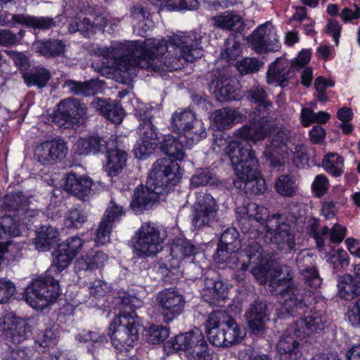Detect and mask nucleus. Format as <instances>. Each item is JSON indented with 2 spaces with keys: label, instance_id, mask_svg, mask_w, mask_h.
I'll list each match as a JSON object with an SVG mask.
<instances>
[{
  "label": "nucleus",
  "instance_id": "nucleus-1",
  "mask_svg": "<svg viewBox=\"0 0 360 360\" xmlns=\"http://www.w3.org/2000/svg\"><path fill=\"white\" fill-rule=\"evenodd\" d=\"M200 32L190 31L172 36L169 46L164 39H146L141 41L115 42L101 51V54L113 60V64L124 75L131 76L140 68L155 72L177 70L202 55Z\"/></svg>",
  "mask_w": 360,
  "mask_h": 360
},
{
  "label": "nucleus",
  "instance_id": "nucleus-2",
  "mask_svg": "<svg viewBox=\"0 0 360 360\" xmlns=\"http://www.w3.org/2000/svg\"><path fill=\"white\" fill-rule=\"evenodd\" d=\"M248 141L229 142L219 134L214 140L212 149L217 153L223 150L229 157L235 174L239 179L233 181L234 186L246 193L257 195L265 189V182L259 177L258 160Z\"/></svg>",
  "mask_w": 360,
  "mask_h": 360
},
{
  "label": "nucleus",
  "instance_id": "nucleus-3",
  "mask_svg": "<svg viewBox=\"0 0 360 360\" xmlns=\"http://www.w3.org/2000/svg\"><path fill=\"white\" fill-rule=\"evenodd\" d=\"M237 139L251 141L254 143L262 141L268 135H273L271 142L263 152L269 164L277 167L283 164L287 155L286 142L290 131L286 127L276 126L270 117H261L257 122L245 124L234 133Z\"/></svg>",
  "mask_w": 360,
  "mask_h": 360
},
{
  "label": "nucleus",
  "instance_id": "nucleus-4",
  "mask_svg": "<svg viewBox=\"0 0 360 360\" xmlns=\"http://www.w3.org/2000/svg\"><path fill=\"white\" fill-rule=\"evenodd\" d=\"M120 306L119 314L109 326V335L112 346L118 351H129L139 340L141 319L135 309L140 308L142 302L135 296L123 292L117 297Z\"/></svg>",
  "mask_w": 360,
  "mask_h": 360
},
{
  "label": "nucleus",
  "instance_id": "nucleus-5",
  "mask_svg": "<svg viewBox=\"0 0 360 360\" xmlns=\"http://www.w3.org/2000/svg\"><path fill=\"white\" fill-rule=\"evenodd\" d=\"M268 289L274 295L281 297L282 307L290 316H295L307 307V297L311 290H307L299 283L293 281L292 272L286 275H278L269 281Z\"/></svg>",
  "mask_w": 360,
  "mask_h": 360
},
{
  "label": "nucleus",
  "instance_id": "nucleus-6",
  "mask_svg": "<svg viewBox=\"0 0 360 360\" xmlns=\"http://www.w3.org/2000/svg\"><path fill=\"white\" fill-rule=\"evenodd\" d=\"M181 178L179 163L170 158L158 159L153 164L146 184L159 193H168Z\"/></svg>",
  "mask_w": 360,
  "mask_h": 360
},
{
  "label": "nucleus",
  "instance_id": "nucleus-7",
  "mask_svg": "<svg viewBox=\"0 0 360 360\" xmlns=\"http://www.w3.org/2000/svg\"><path fill=\"white\" fill-rule=\"evenodd\" d=\"M59 295V285L53 275L46 272L33 280L25 292V300L32 308L43 309Z\"/></svg>",
  "mask_w": 360,
  "mask_h": 360
},
{
  "label": "nucleus",
  "instance_id": "nucleus-8",
  "mask_svg": "<svg viewBox=\"0 0 360 360\" xmlns=\"http://www.w3.org/2000/svg\"><path fill=\"white\" fill-rule=\"evenodd\" d=\"M165 233L152 222H144L131 239L133 248L139 257H153L162 250Z\"/></svg>",
  "mask_w": 360,
  "mask_h": 360
},
{
  "label": "nucleus",
  "instance_id": "nucleus-9",
  "mask_svg": "<svg viewBox=\"0 0 360 360\" xmlns=\"http://www.w3.org/2000/svg\"><path fill=\"white\" fill-rule=\"evenodd\" d=\"M54 112L53 120L58 126L82 124L87 118V107L81 100L68 98L60 101Z\"/></svg>",
  "mask_w": 360,
  "mask_h": 360
},
{
  "label": "nucleus",
  "instance_id": "nucleus-10",
  "mask_svg": "<svg viewBox=\"0 0 360 360\" xmlns=\"http://www.w3.org/2000/svg\"><path fill=\"white\" fill-rule=\"evenodd\" d=\"M157 303L163 322L169 323L183 312L186 302L181 294L170 288L158 293Z\"/></svg>",
  "mask_w": 360,
  "mask_h": 360
},
{
  "label": "nucleus",
  "instance_id": "nucleus-11",
  "mask_svg": "<svg viewBox=\"0 0 360 360\" xmlns=\"http://www.w3.org/2000/svg\"><path fill=\"white\" fill-rule=\"evenodd\" d=\"M67 143L61 139L45 141L34 149V157L44 166L52 165L60 162L68 153Z\"/></svg>",
  "mask_w": 360,
  "mask_h": 360
},
{
  "label": "nucleus",
  "instance_id": "nucleus-12",
  "mask_svg": "<svg viewBox=\"0 0 360 360\" xmlns=\"http://www.w3.org/2000/svg\"><path fill=\"white\" fill-rule=\"evenodd\" d=\"M218 207L210 194H203L193 207L191 223L196 229L210 226L215 221Z\"/></svg>",
  "mask_w": 360,
  "mask_h": 360
},
{
  "label": "nucleus",
  "instance_id": "nucleus-13",
  "mask_svg": "<svg viewBox=\"0 0 360 360\" xmlns=\"http://www.w3.org/2000/svg\"><path fill=\"white\" fill-rule=\"evenodd\" d=\"M230 320V316L225 311L212 312L205 325V331L210 342L216 347H226L225 321Z\"/></svg>",
  "mask_w": 360,
  "mask_h": 360
},
{
  "label": "nucleus",
  "instance_id": "nucleus-14",
  "mask_svg": "<svg viewBox=\"0 0 360 360\" xmlns=\"http://www.w3.org/2000/svg\"><path fill=\"white\" fill-rule=\"evenodd\" d=\"M328 324L329 319L324 313L310 311L296 321L293 330L297 336L302 338L304 335H310L321 331Z\"/></svg>",
  "mask_w": 360,
  "mask_h": 360
},
{
  "label": "nucleus",
  "instance_id": "nucleus-15",
  "mask_svg": "<svg viewBox=\"0 0 360 360\" xmlns=\"http://www.w3.org/2000/svg\"><path fill=\"white\" fill-rule=\"evenodd\" d=\"M273 305L266 302L255 301L251 304L245 314V317L250 330L255 334L262 333L265 323L269 321V315Z\"/></svg>",
  "mask_w": 360,
  "mask_h": 360
},
{
  "label": "nucleus",
  "instance_id": "nucleus-16",
  "mask_svg": "<svg viewBox=\"0 0 360 360\" xmlns=\"http://www.w3.org/2000/svg\"><path fill=\"white\" fill-rule=\"evenodd\" d=\"M295 73V65L285 58H277L269 67L266 81L268 84H276L285 87Z\"/></svg>",
  "mask_w": 360,
  "mask_h": 360
},
{
  "label": "nucleus",
  "instance_id": "nucleus-17",
  "mask_svg": "<svg viewBox=\"0 0 360 360\" xmlns=\"http://www.w3.org/2000/svg\"><path fill=\"white\" fill-rule=\"evenodd\" d=\"M164 194V193L158 192L147 184L146 186H139L134 191L130 207L135 214H141L143 211L152 208L155 202L159 200L160 196Z\"/></svg>",
  "mask_w": 360,
  "mask_h": 360
},
{
  "label": "nucleus",
  "instance_id": "nucleus-18",
  "mask_svg": "<svg viewBox=\"0 0 360 360\" xmlns=\"http://www.w3.org/2000/svg\"><path fill=\"white\" fill-rule=\"evenodd\" d=\"M266 24L259 26L251 34L250 41L253 49L259 53L268 51H277L281 45L275 32L266 34Z\"/></svg>",
  "mask_w": 360,
  "mask_h": 360
},
{
  "label": "nucleus",
  "instance_id": "nucleus-19",
  "mask_svg": "<svg viewBox=\"0 0 360 360\" xmlns=\"http://www.w3.org/2000/svg\"><path fill=\"white\" fill-rule=\"evenodd\" d=\"M4 323V336L7 341L13 344H20L25 340L30 333V326L25 319L15 316H6Z\"/></svg>",
  "mask_w": 360,
  "mask_h": 360
},
{
  "label": "nucleus",
  "instance_id": "nucleus-20",
  "mask_svg": "<svg viewBox=\"0 0 360 360\" xmlns=\"http://www.w3.org/2000/svg\"><path fill=\"white\" fill-rule=\"evenodd\" d=\"M115 137L106 138L99 136H91L80 138L75 143L76 150L79 155L97 154L106 153L115 144Z\"/></svg>",
  "mask_w": 360,
  "mask_h": 360
},
{
  "label": "nucleus",
  "instance_id": "nucleus-21",
  "mask_svg": "<svg viewBox=\"0 0 360 360\" xmlns=\"http://www.w3.org/2000/svg\"><path fill=\"white\" fill-rule=\"evenodd\" d=\"M106 164L104 165L105 172L109 176H115L120 174L126 166L128 154L117 137H115V144L105 153Z\"/></svg>",
  "mask_w": 360,
  "mask_h": 360
},
{
  "label": "nucleus",
  "instance_id": "nucleus-22",
  "mask_svg": "<svg viewBox=\"0 0 360 360\" xmlns=\"http://www.w3.org/2000/svg\"><path fill=\"white\" fill-rule=\"evenodd\" d=\"M92 181L90 178L69 173L66 178L65 190L83 201L92 195Z\"/></svg>",
  "mask_w": 360,
  "mask_h": 360
},
{
  "label": "nucleus",
  "instance_id": "nucleus-23",
  "mask_svg": "<svg viewBox=\"0 0 360 360\" xmlns=\"http://www.w3.org/2000/svg\"><path fill=\"white\" fill-rule=\"evenodd\" d=\"M8 25L11 27L21 25L34 30H49L56 26V22L54 19L51 17H38L25 14H12L11 19L8 22Z\"/></svg>",
  "mask_w": 360,
  "mask_h": 360
},
{
  "label": "nucleus",
  "instance_id": "nucleus-24",
  "mask_svg": "<svg viewBox=\"0 0 360 360\" xmlns=\"http://www.w3.org/2000/svg\"><path fill=\"white\" fill-rule=\"evenodd\" d=\"M91 105L100 114L114 123H120L124 118V110L115 101L96 98Z\"/></svg>",
  "mask_w": 360,
  "mask_h": 360
},
{
  "label": "nucleus",
  "instance_id": "nucleus-25",
  "mask_svg": "<svg viewBox=\"0 0 360 360\" xmlns=\"http://www.w3.org/2000/svg\"><path fill=\"white\" fill-rule=\"evenodd\" d=\"M204 337L202 331L195 328L188 332L179 333L167 343L176 351H184L186 355Z\"/></svg>",
  "mask_w": 360,
  "mask_h": 360
},
{
  "label": "nucleus",
  "instance_id": "nucleus-26",
  "mask_svg": "<svg viewBox=\"0 0 360 360\" xmlns=\"http://www.w3.org/2000/svg\"><path fill=\"white\" fill-rule=\"evenodd\" d=\"M284 334L277 344V349L280 354L281 360H297L301 352L299 347V341L295 334L291 335V331Z\"/></svg>",
  "mask_w": 360,
  "mask_h": 360
},
{
  "label": "nucleus",
  "instance_id": "nucleus-27",
  "mask_svg": "<svg viewBox=\"0 0 360 360\" xmlns=\"http://www.w3.org/2000/svg\"><path fill=\"white\" fill-rule=\"evenodd\" d=\"M207 287L203 290V300L213 305H220L228 297V288L219 280L210 279L207 281Z\"/></svg>",
  "mask_w": 360,
  "mask_h": 360
},
{
  "label": "nucleus",
  "instance_id": "nucleus-28",
  "mask_svg": "<svg viewBox=\"0 0 360 360\" xmlns=\"http://www.w3.org/2000/svg\"><path fill=\"white\" fill-rule=\"evenodd\" d=\"M268 95L262 86H255L251 87L248 91L247 98L256 105L255 109L258 112V116L261 117H268L272 107V102L267 99Z\"/></svg>",
  "mask_w": 360,
  "mask_h": 360
},
{
  "label": "nucleus",
  "instance_id": "nucleus-29",
  "mask_svg": "<svg viewBox=\"0 0 360 360\" xmlns=\"http://www.w3.org/2000/svg\"><path fill=\"white\" fill-rule=\"evenodd\" d=\"M32 49L39 55L46 58H56L65 52V45L57 39L37 40L32 44Z\"/></svg>",
  "mask_w": 360,
  "mask_h": 360
},
{
  "label": "nucleus",
  "instance_id": "nucleus-30",
  "mask_svg": "<svg viewBox=\"0 0 360 360\" xmlns=\"http://www.w3.org/2000/svg\"><path fill=\"white\" fill-rule=\"evenodd\" d=\"M214 259L218 263H226L231 267L245 271L248 269V265L245 259L240 262V252L238 250H231L226 245L219 243Z\"/></svg>",
  "mask_w": 360,
  "mask_h": 360
},
{
  "label": "nucleus",
  "instance_id": "nucleus-31",
  "mask_svg": "<svg viewBox=\"0 0 360 360\" xmlns=\"http://www.w3.org/2000/svg\"><path fill=\"white\" fill-rule=\"evenodd\" d=\"M108 255L102 251L92 252L78 258L75 263L76 271L101 269L108 262Z\"/></svg>",
  "mask_w": 360,
  "mask_h": 360
},
{
  "label": "nucleus",
  "instance_id": "nucleus-32",
  "mask_svg": "<svg viewBox=\"0 0 360 360\" xmlns=\"http://www.w3.org/2000/svg\"><path fill=\"white\" fill-rule=\"evenodd\" d=\"M103 83L98 79H91L85 82H77L72 79L66 80L63 87L69 92L75 95L91 96L98 94L103 89Z\"/></svg>",
  "mask_w": 360,
  "mask_h": 360
},
{
  "label": "nucleus",
  "instance_id": "nucleus-33",
  "mask_svg": "<svg viewBox=\"0 0 360 360\" xmlns=\"http://www.w3.org/2000/svg\"><path fill=\"white\" fill-rule=\"evenodd\" d=\"M185 140L178 136H174L171 134H167L163 136L162 141L160 142V149L169 158H174L176 160H182L185 157L184 150Z\"/></svg>",
  "mask_w": 360,
  "mask_h": 360
},
{
  "label": "nucleus",
  "instance_id": "nucleus-34",
  "mask_svg": "<svg viewBox=\"0 0 360 360\" xmlns=\"http://www.w3.org/2000/svg\"><path fill=\"white\" fill-rule=\"evenodd\" d=\"M338 295L341 299L352 300L360 296V281L350 274L338 277Z\"/></svg>",
  "mask_w": 360,
  "mask_h": 360
},
{
  "label": "nucleus",
  "instance_id": "nucleus-35",
  "mask_svg": "<svg viewBox=\"0 0 360 360\" xmlns=\"http://www.w3.org/2000/svg\"><path fill=\"white\" fill-rule=\"evenodd\" d=\"M240 120L238 111L231 108L219 109L213 113V122L219 130L230 128L233 123L239 122Z\"/></svg>",
  "mask_w": 360,
  "mask_h": 360
},
{
  "label": "nucleus",
  "instance_id": "nucleus-36",
  "mask_svg": "<svg viewBox=\"0 0 360 360\" xmlns=\"http://www.w3.org/2000/svg\"><path fill=\"white\" fill-rule=\"evenodd\" d=\"M273 240L278 249L290 252L295 248V236L289 224H283L280 227V231L273 234Z\"/></svg>",
  "mask_w": 360,
  "mask_h": 360
},
{
  "label": "nucleus",
  "instance_id": "nucleus-37",
  "mask_svg": "<svg viewBox=\"0 0 360 360\" xmlns=\"http://www.w3.org/2000/svg\"><path fill=\"white\" fill-rule=\"evenodd\" d=\"M76 340L83 344L86 345L88 352L94 354L97 352L104 342H107L104 334L98 332L83 330L76 336Z\"/></svg>",
  "mask_w": 360,
  "mask_h": 360
},
{
  "label": "nucleus",
  "instance_id": "nucleus-38",
  "mask_svg": "<svg viewBox=\"0 0 360 360\" xmlns=\"http://www.w3.org/2000/svg\"><path fill=\"white\" fill-rule=\"evenodd\" d=\"M22 78L28 86H36L41 89L51 79V72L44 67H37L22 72Z\"/></svg>",
  "mask_w": 360,
  "mask_h": 360
},
{
  "label": "nucleus",
  "instance_id": "nucleus-39",
  "mask_svg": "<svg viewBox=\"0 0 360 360\" xmlns=\"http://www.w3.org/2000/svg\"><path fill=\"white\" fill-rule=\"evenodd\" d=\"M276 192L287 198H292L298 193V182L295 176L291 174H281L275 182Z\"/></svg>",
  "mask_w": 360,
  "mask_h": 360
},
{
  "label": "nucleus",
  "instance_id": "nucleus-40",
  "mask_svg": "<svg viewBox=\"0 0 360 360\" xmlns=\"http://www.w3.org/2000/svg\"><path fill=\"white\" fill-rule=\"evenodd\" d=\"M243 209L245 210L244 214L245 215L243 216L239 220V222L242 225L241 229L243 232L249 231L248 227L243 226L247 220L252 224L254 221L260 224H263L264 222V217L266 215V210L264 207L259 206L255 202H250Z\"/></svg>",
  "mask_w": 360,
  "mask_h": 360
},
{
  "label": "nucleus",
  "instance_id": "nucleus-41",
  "mask_svg": "<svg viewBox=\"0 0 360 360\" xmlns=\"http://www.w3.org/2000/svg\"><path fill=\"white\" fill-rule=\"evenodd\" d=\"M195 115L191 110L175 112L172 114L171 129L174 133L183 135L188 130L190 124L195 121Z\"/></svg>",
  "mask_w": 360,
  "mask_h": 360
},
{
  "label": "nucleus",
  "instance_id": "nucleus-42",
  "mask_svg": "<svg viewBox=\"0 0 360 360\" xmlns=\"http://www.w3.org/2000/svg\"><path fill=\"white\" fill-rule=\"evenodd\" d=\"M212 20L215 26L227 30L239 32L243 26V21L241 17L238 14L229 11L214 16Z\"/></svg>",
  "mask_w": 360,
  "mask_h": 360
},
{
  "label": "nucleus",
  "instance_id": "nucleus-43",
  "mask_svg": "<svg viewBox=\"0 0 360 360\" xmlns=\"http://www.w3.org/2000/svg\"><path fill=\"white\" fill-rule=\"evenodd\" d=\"M212 84L214 85V94L219 101H226L235 98V88L229 77L219 75Z\"/></svg>",
  "mask_w": 360,
  "mask_h": 360
},
{
  "label": "nucleus",
  "instance_id": "nucleus-44",
  "mask_svg": "<svg viewBox=\"0 0 360 360\" xmlns=\"http://www.w3.org/2000/svg\"><path fill=\"white\" fill-rule=\"evenodd\" d=\"M206 136V128L203 122L196 118H195V121L190 124L188 130H186L183 135H179L180 139L185 140V146H188V147L196 144Z\"/></svg>",
  "mask_w": 360,
  "mask_h": 360
},
{
  "label": "nucleus",
  "instance_id": "nucleus-45",
  "mask_svg": "<svg viewBox=\"0 0 360 360\" xmlns=\"http://www.w3.org/2000/svg\"><path fill=\"white\" fill-rule=\"evenodd\" d=\"M97 25L82 15H77L68 25L70 33L81 32L84 37H89L96 33Z\"/></svg>",
  "mask_w": 360,
  "mask_h": 360
},
{
  "label": "nucleus",
  "instance_id": "nucleus-46",
  "mask_svg": "<svg viewBox=\"0 0 360 360\" xmlns=\"http://www.w3.org/2000/svg\"><path fill=\"white\" fill-rule=\"evenodd\" d=\"M240 262L245 259L248 266L249 264H259L264 259L262 247L255 240L249 241L245 248L240 251Z\"/></svg>",
  "mask_w": 360,
  "mask_h": 360
},
{
  "label": "nucleus",
  "instance_id": "nucleus-47",
  "mask_svg": "<svg viewBox=\"0 0 360 360\" xmlns=\"http://www.w3.org/2000/svg\"><path fill=\"white\" fill-rule=\"evenodd\" d=\"M58 231L52 226H44L37 233L35 239L36 248L41 251H46L58 241Z\"/></svg>",
  "mask_w": 360,
  "mask_h": 360
},
{
  "label": "nucleus",
  "instance_id": "nucleus-48",
  "mask_svg": "<svg viewBox=\"0 0 360 360\" xmlns=\"http://www.w3.org/2000/svg\"><path fill=\"white\" fill-rule=\"evenodd\" d=\"M322 166L333 176H340L344 173V158L338 153H330L324 156Z\"/></svg>",
  "mask_w": 360,
  "mask_h": 360
},
{
  "label": "nucleus",
  "instance_id": "nucleus-49",
  "mask_svg": "<svg viewBox=\"0 0 360 360\" xmlns=\"http://www.w3.org/2000/svg\"><path fill=\"white\" fill-rule=\"evenodd\" d=\"M140 117L141 122L137 129L139 138L155 141L158 139L157 128L152 122L153 117L150 115V112H144L140 115Z\"/></svg>",
  "mask_w": 360,
  "mask_h": 360
},
{
  "label": "nucleus",
  "instance_id": "nucleus-50",
  "mask_svg": "<svg viewBox=\"0 0 360 360\" xmlns=\"http://www.w3.org/2000/svg\"><path fill=\"white\" fill-rule=\"evenodd\" d=\"M319 221L317 219H310L306 227L307 233L313 238L316 246L319 249H322L325 246V236L329 233V228L327 226H323L319 228Z\"/></svg>",
  "mask_w": 360,
  "mask_h": 360
},
{
  "label": "nucleus",
  "instance_id": "nucleus-51",
  "mask_svg": "<svg viewBox=\"0 0 360 360\" xmlns=\"http://www.w3.org/2000/svg\"><path fill=\"white\" fill-rule=\"evenodd\" d=\"M224 330L226 347L240 342L244 337L240 327L231 316L229 321H225Z\"/></svg>",
  "mask_w": 360,
  "mask_h": 360
},
{
  "label": "nucleus",
  "instance_id": "nucleus-52",
  "mask_svg": "<svg viewBox=\"0 0 360 360\" xmlns=\"http://www.w3.org/2000/svg\"><path fill=\"white\" fill-rule=\"evenodd\" d=\"M185 356L187 360H212V352L204 337Z\"/></svg>",
  "mask_w": 360,
  "mask_h": 360
},
{
  "label": "nucleus",
  "instance_id": "nucleus-53",
  "mask_svg": "<svg viewBox=\"0 0 360 360\" xmlns=\"http://www.w3.org/2000/svg\"><path fill=\"white\" fill-rule=\"evenodd\" d=\"M171 252L175 257H189L196 253V248L188 240L176 238L171 246Z\"/></svg>",
  "mask_w": 360,
  "mask_h": 360
},
{
  "label": "nucleus",
  "instance_id": "nucleus-54",
  "mask_svg": "<svg viewBox=\"0 0 360 360\" xmlns=\"http://www.w3.org/2000/svg\"><path fill=\"white\" fill-rule=\"evenodd\" d=\"M27 200L20 192L7 193L4 199V208L8 212L18 214L20 207L27 205Z\"/></svg>",
  "mask_w": 360,
  "mask_h": 360
},
{
  "label": "nucleus",
  "instance_id": "nucleus-55",
  "mask_svg": "<svg viewBox=\"0 0 360 360\" xmlns=\"http://www.w3.org/2000/svg\"><path fill=\"white\" fill-rule=\"evenodd\" d=\"M55 259L51 267L46 271L51 275L53 273L58 274L62 270L67 268L73 260L72 257L68 252H63L60 251V248L58 246L57 250L54 252Z\"/></svg>",
  "mask_w": 360,
  "mask_h": 360
},
{
  "label": "nucleus",
  "instance_id": "nucleus-56",
  "mask_svg": "<svg viewBox=\"0 0 360 360\" xmlns=\"http://www.w3.org/2000/svg\"><path fill=\"white\" fill-rule=\"evenodd\" d=\"M316 255L307 250H301L296 257L295 262L299 272H303L316 266Z\"/></svg>",
  "mask_w": 360,
  "mask_h": 360
},
{
  "label": "nucleus",
  "instance_id": "nucleus-57",
  "mask_svg": "<svg viewBox=\"0 0 360 360\" xmlns=\"http://www.w3.org/2000/svg\"><path fill=\"white\" fill-rule=\"evenodd\" d=\"M240 54V44L233 39H228L225 41L220 53L221 58L229 62L236 60Z\"/></svg>",
  "mask_w": 360,
  "mask_h": 360
},
{
  "label": "nucleus",
  "instance_id": "nucleus-58",
  "mask_svg": "<svg viewBox=\"0 0 360 360\" xmlns=\"http://www.w3.org/2000/svg\"><path fill=\"white\" fill-rule=\"evenodd\" d=\"M125 214L123 206L118 205L114 200H111L105 210L103 221L113 226V223L119 221L120 218Z\"/></svg>",
  "mask_w": 360,
  "mask_h": 360
},
{
  "label": "nucleus",
  "instance_id": "nucleus-59",
  "mask_svg": "<svg viewBox=\"0 0 360 360\" xmlns=\"http://www.w3.org/2000/svg\"><path fill=\"white\" fill-rule=\"evenodd\" d=\"M238 236L239 233L235 228H228L222 233L219 244L226 245L231 250H238L240 247Z\"/></svg>",
  "mask_w": 360,
  "mask_h": 360
},
{
  "label": "nucleus",
  "instance_id": "nucleus-60",
  "mask_svg": "<svg viewBox=\"0 0 360 360\" xmlns=\"http://www.w3.org/2000/svg\"><path fill=\"white\" fill-rule=\"evenodd\" d=\"M82 246L83 240L77 236L70 237L58 245L61 252H68L74 258L79 252Z\"/></svg>",
  "mask_w": 360,
  "mask_h": 360
},
{
  "label": "nucleus",
  "instance_id": "nucleus-61",
  "mask_svg": "<svg viewBox=\"0 0 360 360\" xmlns=\"http://www.w3.org/2000/svg\"><path fill=\"white\" fill-rule=\"evenodd\" d=\"M148 342L156 345L165 340L169 334V328L162 326L153 325L148 329Z\"/></svg>",
  "mask_w": 360,
  "mask_h": 360
},
{
  "label": "nucleus",
  "instance_id": "nucleus-62",
  "mask_svg": "<svg viewBox=\"0 0 360 360\" xmlns=\"http://www.w3.org/2000/svg\"><path fill=\"white\" fill-rule=\"evenodd\" d=\"M156 146L157 143L155 141L139 138L134 148L135 155L139 159L146 158L153 153Z\"/></svg>",
  "mask_w": 360,
  "mask_h": 360
},
{
  "label": "nucleus",
  "instance_id": "nucleus-63",
  "mask_svg": "<svg viewBox=\"0 0 360 360\" xmlns=\"http://www.w3.org/2000/svg\"><path fill=\"white\" fill-rule=\"evenodd\" d=\"M86 217L82 211L72 209L68 212L65 219V225L68 229H79L86 221Z\"/></svg>",
  "mask_w": 360,
  "mask_h": 360
},
{
  "label": "nucleus",
  "instance_id": "nucleus-64",
  "mask_svg": "<svg viewBox=\"0 0 360 360\" xmlns=\"http://www.w3.org/2000/svg\"><path fill=\"white\" fill-rule=\"evenodd\" d=\"M263 65V62L255 58H245L237 63V68L242 75H246L258 71Z\"/></svg>",
  "mask_w": 360,
  "mask_h": 360
}]
</instances>
